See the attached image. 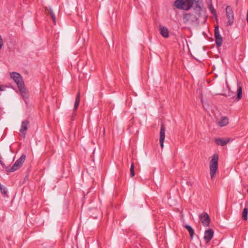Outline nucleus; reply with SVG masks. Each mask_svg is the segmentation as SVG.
<instances>
[{"instance_id":"1","label":"nucleus","mask_w":248,"mask_h":248,"mask_svg":"<svg viewBox=\"0 0 248 248\" xmlns=\"http://www.w3.org/2000/svg\"><path fill=\"white\" fill-rule=\"evenodd\" d=\"M200 0H176L174 2L175 6L179 9L187 11L192 6L195 10H200Z\"/></svg>"},{"instance_id":"2","label":"nucleus","mask_w":248,"mask_h":248,"mask_svg":"<svg viewBox=\"0 0 248 248\" xmlns=\"http://www.w3.org/2000/svg\"><path fill=\"white\" fill-rule=\"evenodd\" d=\"M218 155L215 154L212 157L210 162V174L211 178L213 179L218 168Z\"/></svg>"},{"instance_id":"3","label":"nucleus","mask_w":248,"mask_h":248,"mask_svg":"<svg viewBox=\"0 0 248 248\" xmlns=\"http://www.w3.org/2000/svg\"><path fill=\"white\" fill-rule=\"evenodd\" d=\"M26 157L25 155H22L16 161V162L11 167H10L9 166H6L5 165V167L3 168H4L6 171L8 172H14L22 166V164L25 162Z\"/></svg>"},{"instance_id":"4","label":"nucleus","mask_w":248,"mask_h":248,"mask_svg":"<svg viewBox=\"0 0 248 248\" xmlns=\"http://www.w3.org/2000/svg\"><path fill=\"white\" fill-rule=\"evenodd\" d=\"M226 15L228 19L226 23V26H232L233 23L234 14L232 7L230 6H227L226 8Z\"/></svg>"},{"instance_id":"5","label":"nucleus","mask_w":248,"mask_h":248,"mask_svg":"<svg viewBox=\"0 0 248 248\" xmlns=\"http://www.w3.org/2000/svg\"><path fill=\"white\" fill-rule=\"evenodd\" d=\"M10 76L11 78H13L15 82L16 83L18 88L22 86V85H24L23 78L18 73L13 72L10 73Z\"/></svg>"},{"instance_id":"6","label":"nucleus","mask_w":248,"mask_h":248,"mask_svg":"<svg viewBox=\"0 0 248 248\" xmlns=\"http://www.w3.org/2000/svg\"><path fill=\"white\" fill-rule=\"evenodd\" d=\"M215 38L217 46V47H220L222 44L223 39L220 34L218 25H217L215 28Z\"/></svg>"},{"instance_id":"7","label":"nucleus","mask_w":248,"mask_h":248,"mask_svg":"<svg viewBox=\"0 0 248 248\" xmlns=\"http://www.w3.org/2000/svg\"><path fill=\"white\" fill-rule=\"evenodd\" d=\"M199 219L204 227H208L210 222V218L208 214L203 212L199 215Z\"/></svg>"},{"instance_id":"8","label":"nucleus","mask_w":248,"mask_h":248,"mask_svg":"<svg viewBox=\"0 0 248 248\" xmlns=\"http://www.w3.org/2000/svg\"><path fill=\"white\" fill-rule=\"evenodd\" d=\"M18 88L22 98L24 99L25 103L27 104L29 99V92L25 87V84L22 85V86H20V87Z\"/></svg>"},{"instance_id":"9","label":"nucleus","mask_w":248,"mask_h":248,"mask_svg":"<svg viewBox=\"0 0 248 248\" xmlns=\"http://www.w3.org/2000/svg\"><path fill=\"white\" fill-rule=\"evenodd\" d=\"M165 130L166 129L165 125L163 123H161L159 133V142L161 148H163L164 147V142L165 138Z\"/></svg>"},{"instance_id":"10","label":"nucleus","mask_w":248,"mask_h":248,"mask_svg":"<svg viewBox=\"0 0 248 248\" xmlns=\"http://www.w3.org/2000/svg\"><path fill=\"white\" fill-rule=\"evenodd\" d=\"M183 22L185 23H186L188 22L191 21L194 22L198 20V18L196 16L190 13H185L183 15Z\"/></svg>"},{"instance_id":"11","label":"nucleus","mask_w":248,"mask_h":248,"mask_svg":"<svg viewBox=\"0 0 248 248\" xmlns=\"http://www.w3.org/2000/svg\"><path fill=\"white\" fill-rule=\"evenodd\" d=\"M214 236V231L212 229H210L206 230L204 232L203 238L206 243L209 242Z\"/></svg>"},{"instance_id":"12","label":"nucleus","mask_w":248,"mask_h":248,"mask_svg":"<svg viewBox=\"0 0 248 248\" xmlns=\"http://www.w3.org/2000/svg\"><path fill=\"white\" fill-rule=\"evenodd\" d=\"M29 124H30V122L28 120H26V121H23L22 122L21 128L20 129V132L22 134V135L24 137H25L26 131L27 130V129L28 128Z\"/></svg>"},{"instance_id":"13","label":"nucleus","mask_w":248,"mask_h":248,"mask_svg":"<svg viewBox=\"0 0 248 248\" xmlns=\"http://www.w3.org/2000/svg\"><path fill=\"white\" fill-rule=\"evenodd\" d=\"M160 33L164 38H168L169 36V30L166 27L159 25L158 26Z\"/></svg>"},{"instance_id":"14","label":"nucleus","mask_w":248,"mask_h":248,"mask_svg":"<svg viewBox=\"0 0 248 248\" xmlns=\"http://www.w3.org/2000/svg\"><path fill=\"white\" fill-rule=\"evenodd\" d=\"M230 141L229 139H223L217 138L215 139V143L218 146H223L226 145Z\"/></svg>"},{"instance_id":"15","label":"nucleus","mask_w":248,"mask_h":248,"mask_svg":"<svg viewBox=\"0 0 248 248\" xmlns=\"http://www.w3.org/2000/svg\"><path fill=\"white\" fill-rule=\"evenodd\" d=\"M46 13L47 15H49L52 18L54 23L55 24L56 22V18L52 9L50 7H46L45 9Z\"/></svg>"},{"instance_id":"16","label":"nucleus","mask_w":248,"mask_h":248,"mask_svg":"<svg viewBox=\"0 0 248 248\" xmlns=\"http://www.w3.org/2000/svg\"><path fill=\"white\" fill-rule=\"evenodd\" d=\"M229 124V119L227 117H222L220 120L217 122V124L220 127L227 125Z\"/></svg>"},{"instance_id":"17","label":"nucleus","mask_w":248,"mask_h":248,"mask_svg":"<svg viewBox=\"0 0 248 248\" xmlns=\"http://www.w3.org/2000/svg\"><path fill=\"white\" fill-rule=\"evenodd\" d=\"M80 92L78 91L76 97L75 101L74 107L73 108L74 112H76L78 107L79 102H80Z\"/></svg>"},{"instance_id":"18","label":"nucleus","mask_w":248,"mask_h":248,"mask_svg":"<svg viewBox=\"0 0 248 248\" xmlns=\"http://www.w3.org/2000/svg\"><path fill=\"white\" fill-rule=\"evenodd\" d=\"M184 227L188 232L190 237V239H192L194 234V231L193 229L191 226L188 224H186Z\"/></svg>"},{"instance_id":"19","label":"nucleus","mask_w":248,"mask_h":248,"mask_svg":"<svg viewBox=\"0 0 248 248\" xmlns=\"http://www.w3.org/2000/svg\"><path fill=\"white\" fill-rule=\"evenodd\" d=\"M248 207L246 206L242 213V219L246 221L248 220Z\"/></svg>"},{"instance_id":"20","label":"nucleus","mask_w":248,"mask_h":248,"mask_svg":"<svg viewBox=\"0 0 248 248\" xmlns=\"http://www.w3.org/2000/svg\"><path fill=\"white\" fill-rule=\"evenodd\" d=\"M242 97V88L241 86H238L237 90V96L236 99L238 101L241 99Z\"/></svg>"},{"instance_id":"21","label":"nucleus","mask_w":248,"mask_h":248,"mask_svg":"<svg viewBox=\"0 0 248 248\" xmlns=\"http://www.w3.org/2000/svg\"><path fill=\"white\" fill-rule=\"evenodd\" d=\"M209 9H210V12L212 13V14L213 15V16L215 17V18H217V15L216 14L215 9L214 8V7L212 4L210 5Z\"/></svg>"},{"instance_id":"22","label":"nucleus","mask_w":248,"mask_h":248,"mask_svg":"<svg viewBox=\"0 0 248 248\" xmlns=\"http://www.w3.org/2000/svg\"><path fill=\"white\" fill-rule=\"evenodd\" d=\"M130 177H133L135 176V171H134V164L132 163L131 165L130 169Z\"/></svg>"},{"instance_id":"23","label":"nucleus","mask_w":248,"mask_h":248,"mask_svg":"<svg viewBox=\"0 0 248 248\" xmlns=\"http://www.w3.org/2000/svg\"><path fill=\"white\" fill-rule=\"evenodd\" d=\"M0 191L3 195H6L7 193V190L5 187H3L0 184Z\"/></svg>"},{"instance_id":"24","label":"nucleus","mask_w":248,"mask_h":248,"mask_svg":"<svg viewBox=\"0 0 248 248\" xmlns=\"http://www.w3.org/2000/svg\"><path fill=\"white\" fill-rule=\"evenodd\" d=\"M3 45V39H2L1 35H0V50L1 49Z\"/></svg>"},{"instance_id":"25","label":"nucleus","mask_w":248,"mask_h":248,"mask_svg":"<svg viewBox=\"0 0 248 248\" xmlns=\"http://www.w3.org/2000/svg\"><path fill=\"white\" fill-rule=\"evenodd\" d=\"M187 184L189 185V186H191L192 185V184L191 182H187Z\"/></svg>"},{"instance_id":"26","label":"nucleus","mask_w":248,"mask_h":248,"mask_svg":"<svg viewBox=\"0 0 248 248\" xmlns=\"http://www.w3.org/2000/svg\"><path fill=\"white\" fill-rule=\"evenodd\" d=\"M105 128H103V135H105Z\"/></svg>"},{"instance_id":"27","label":"nucleus","mask_w":248,"mask_h":248,"mask_svg":"<svg viewBox=\"0 0 248 248\" xmlns=\"http://www.w3.org/2000/svg\"><path fill=\"white\" fill-rule=\"evenodd\" d=\"M3 90L2 88H1V86L0 85V91Z\"/></svg>"},{"instance_id":"28","label":"nucleus","mask_w":248,"mask_h":248,"mask_svg":"<svg viewBox=\"0 0 248 248\" xmlns=\"http://www.w3.org/2000/svg\"><path fill=\"white\" fill-rule=\"evenodd\" d=\"M1 110H2L1 108L0 107V114L1 113Z\"/></svg>"}]
</instances>
